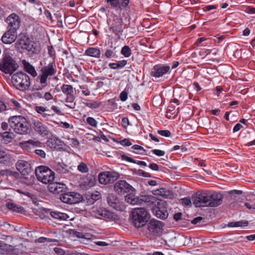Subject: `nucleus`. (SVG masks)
Returning a JSON list of instances; mask_svg holds the SVG:
<instances>
[{"instance_id":"obj_56","label":"nucleus","mask_w":255,"mask_h":255,"mask_svg":"<svg viewBox=\"0 0 255 255\" xmlns=\"http://www.w3.org/2000/svg\"><path fill=\"white\" fill-rule=\"evenodd\" d=\"M157 133L160 135L165 137H169L171 135V132L168 130H159L157 131Z\"/></svg>"},{"instance_id":"obj_16","label":"nucleus","mask_w":255,"mask_h":255,"mask_svg":"<svg viewBox=\"0 0 255 255\" xmlns=\"http://www.w3.org/2000/svg\"><path fill=\"white\" fill-rule=\"evenodd\" d=\"M114 189L118 194H124L131 191L133 188L125 180H119L115 184Z\"/></svg>"},{"instance_id":"obj_13","label":"nucleus","mask_w":255,"mask_h":255,"mask_svg":"<svg viewBox=\"0 0 255 255\" xmlns=\"http://www.w3.org/2000/svg\"><path fill=\"white\" fill-rule=\"evenodd\" d=\"M15 166L22 176H29L32 172L30 163L24 160H18L15 164Z\"/></svg>"},{"instance_id":"obj_33","label":"nucleus","mask_w":255,"mask_h":255,"mask_svg":"<svg viewBox=\"0 0 255 255\" xmlns=\"http://www.w3.org/2000/svg\"><path fill=\"white\" fill-rule=\"evenodd\" d=\"M61 89L63 93L65 94L66 96L74 94V89L72 85L63 84L61 86Z\"/></svg>"},{"instance_id":"obj_32","label":"nucleus","mask_w":255,"mask_h":255,"mask_svg":"<svg viewBox=\"0 0 255 255\" xmlns=\"http://www.w3.org/2000/svg\"><path fill=\"white\" fill-rule=\"evenodd\" d=\"M11 156L8 153L1 150V163L9 165L11 163Z\"/></svg>"},{"instance_id":"obj_59","label":"nucleus","mask_w":255,"mask_h":255,"mask_svg":"<svg viewBox=\"0 0 255 255\" xmlns=\"http://www.w3.org/2000/svg\"><path fill=\"white\" fill-rule=\"evenodd\" d=\"M75 99V97L73 94L66 96V98L65 99V102L67 103H73L74 102Z\"/></svg>"},{"instance_id":"obj_44","label":"nucleus","mask_w":255,"mask_h":255,"mask_svg":"<svg viewBox=\"0 0 255 255\" xmlns=\"http://www.w3.org/2000/svg\"><path fill=\"white\" fill-rule=\"evenodd\" d=\"M56 241V240H55V239H52L51 238L41 237L39 238L38 239L36 240L35 242L39 243H45V242H48V243L55 242Z\"/></svg>"},{"instance_id":"obj_17","label":"nucleus","mask_w":255,"mask_h":255,"mask_svg":"<svg viewBox=\"0 0 255 255\" xmlns=\"http://www.w3.org/2000/svg\"><path fill=\"white\" fill-rule=\"evenodd\" d=\"M22 252L18 248L1 241V255H21Z\"/></svg>"},{"instance_id":"obj_7","label":"nucleus","mask_w":255,"mask_h":255,"mask_svg":"<svg viewBox=\"0 0 255 255\" xmlns=\"http://www.w3.org/2000/svg\"><path fill=\"white\" fill-rule=\"evenodd\" d=\"M35 173L37 180L43 184H50L55 178L54 172L45 166L36 167Z\"/></svg>"},{"instance_id":"obj_35","label":"nucleus","mask_w":255,"mask_h":255,"mask_svg":"<svg viewBox=\"0 0 255 255\" xmlns=\"http://www.w3.org/2000/svg\"><path fill=\"white\" fill-rule=\"evenodd\" d=\"M5 206L7 209L14 212L21 213L24 210L22 207L17 206L13 203H7Z\"/></svg>"},{"instance_id":"obj_49","label":"nucleus","mask_w":255,"mask_h":255,"mask_svg":"<svg viewBox=\"0 0 255 255\" xmlns=\"http://www.w3.org/2000/svg\"><path fill=\"white\" fill-rule=\"evenodd\" d=\"M131 148L135 150L141 151L140 152L139 151V152H135L137 154H144V152L145 151V150L143 148V147H142L140 145H136V144L134 145L131 147Z\"/></svg>"},{"instance_id":"obj_46","label":"nucleus","mask_w":255,"mask_h":255,"mask_svg":"<svg viewBox=\"0 0 255 255\" xmlns=\"http://www.w3.org/2000/svg\"><path fill=\"white\" fill-rule=\"evenodd\" d=\"M83 103L87 107H88L92 109L98 108L100 106V105L97 102L91 103V102H84Z\"/></svg>"},{"instance_id":"obj_10","label":"nucleus","mask_w":255,"mask_h":255,"mask_svg":"<svg viewBox=\"0 0 255 255\" xmlns=\"http://www.w3.org/2000/svg\"><path fill=\"white\" fill-rule=\"evenodd\" d=\"M31 125L34 131L41 136H48L50 133L48 127L37 119H31Z\"/></svg>"},{"instance_id":"obj_12","label":"nucleus","mask_w":255,"mask_h":255,"mask_svg":"<svg viewBox=\"0 0 255 255\" xmlns=\"http://www.w3.org/2000/svg\"><path fill=\"white\" fill-rule=\"evenodd\" d=\"M99 181L102 184H108L113 183L119 177V174L114 171H104L99 174Z\"/></svg>"},{"instance_id":"obj_60","label":"nucleus","mask_w":255,"mask_h":255,"mask_svg":"<svg viewBox=\"0 0 255 255\" xmlns=\"http://www.w3.org/2000/svg\"><path fill=\"white\" fill-rule=\"evenodd\" d=\"M151 152L159 156H162L165 154L164 151L159 149H153L151 150Z\"/></svg>"},{"instance_id":"obj_62","label":"nucleus","mask_w":255,"mask_h":255,"mask_svg":"<svg viewBox=\"0 0 255 255\" xmlns=\"http://www.w3.org/2000/svg\"><path fill=\"white\" fill-rule=\"evenodd\" d=\"M138 174L140 176L145 177H150L151 174L148 172H146L142 170H139L138 171Z\"/></svg>"},{"instance_id":"obj_26","label":"nucleus","mask_w":255,"mask_h":255,"mask_svg":"<svg viewBox=\"0 0 255 255\" xmlns=\"http://www.w3.org/2000/svg\"><path fill=\"white\" fill-rule=\"evenodd\" d=\"M35 110L44 119H47L48 117H52L54 115V114H47L46 112H50V110L43 106H36Z\"/></svg>"},{"instance_id":"obj_64","label":"nucleus","mask_w":255,"mask_h":255,"mask_svg":"<svg viewBox=\"0 0 255 255\" xmlns=\"http://www.w3.org/2000/svg\"><path fill=\"white\" fill-rule=\"evenodd\" d=\"M247 13H255V8L251 6H247L245 10Z\"/></svg>"},{"instance_id":"obj_15","label":"nucleus","mask_w":255,"mask_h":255,"mask_svg":"<svg viewBox=\"0 0 255 255\" xmlns=\"http://www.w3.org/2000/svg\"><path fill=\"white\" fill-rule=\"evenodd\" d=\"M6 22L8 24V29L15 32L19 28L21 23L19 16L15 13H12L9 15L6 18Z\"/></svg>"},{"instance_id":"obj_8","label":"nucleus","mask_w":255,"mask_h":255,"mask_svg":"<svg viewBox=\"0 0 255 255\" xmlns=\"http://www.w3.org/2000/svg\"><path fill=\"white\" fill-rule=\"evenodd\" d=\"M107 23L109 26V30L116 35H120L123 31V19L118 15H115L112 19L107 20Z\"/></svg>"},{"instance_id":"obj_39","label":"nucleus","mask_w":255,"mask_h":255,"mask_svg":"<svg viewBox=\"0 0 255 255\" xmlns=\"http://www.w3.org/2000/svg\"><path fill=\"white\" fill-rule=\"evenodd\" d=\"M4 175L17 177L19 174L16 171H12L8 169H1V176H4Z\"/></svg>"},{"instance_id":"obj_25","label":"nucleus","mask_w":255,"mask_h":255,"mask_svg":"<svg viewBox=\"0 0 255 255\" xmlns=\"http://www.w3.org/2000/svg\"><path fill=\"white\" fill-rule=\"evenodd\" d=\"M101 50L98 47H89L87 49L85 52V55L93 57L96 58H99L101 57Z\"/></svg>"},{"instance_id":"obj_29","label":"nucleus","mask_w":255,"mask_h":255,"mask_svg":"<svg viewBox=\"0 0 255 255\" xmlns=\"http://www.w3.org/2000/svg\"><path fill=\"white\" fill-rule=\"evenodd\" d=\"M116 47L111 46L107 48L104 56L107 59H113L117 58Z\"/></svg>"},{"instance_id":"obj_14","label":"nucleus","mask_w":255,"mask_h":255,"mask_svg":"<svg viewBox=\"0 0 255 255\" xmlns=\"http://www.w3.org/2000/svg\"><path fill=\"white\" fill-rule=\"evenodd\" d=\"M166 206V202L162 201L158 202L157 205L152 210L153 214L156 217L161 219L167 218L168 216V213Z\"/></svg>"},{"instance_id":"obj_43","label":"nucleus","mask_w":255,"mask_h":255,"mask_svg":"<svg viewBox=\"0 0 255 255\" xmlns=\"http://www.w3.org/2000/svg\"><path fill=\"white\" fill-rule=\"evenodd\" d=\"M28 143L29 144L30 148L36 147H41L42 144L41 142L35 139L28 140Z\"/></svg>"},{"instance_id":"obj_28","label":"nucleus","mask_w":255,"mask_h":255,"mask_svg":"<svg viewBox=\"0 0 255 255\" xmlns=\"http://www.w3.org/2000/svg\"><path fill=\"white\" fill-rule=\"evenodd\" d=\"M14 135L12 132L5 131L1 133V142L7 144L12 141L13 139Z\"/></svg>"},{"instance_id":"obj_9","label":"nucleus","mask_w":255,"mask_h":255,"mask_svg":"<svg viewBox=\"0 0 255 255\" xmlns=\"http://www.w3.org/2000/svg\"><path fill=\"white\" fill-rule=\"evenodd\" d=\"M60 199L64 203L69 204H75L82 200L81 194L75 192H67L62 193Z\"/></svg>"},{"instance_id":"obj_63","label":"nucleus","mask_w":255,"mask_h":255,"mask_svg":"<svg viewBox=\"0 0 255 255\" xmlns=\"http://www.w3.org/2000/svg\"><path fill=\"white\" fill-rule=\"evenodd\" d=\"M122 125L123 127L127 128L129 125L128 120L127 118H124L122 120Z\"/></svg>"},{"instance_id":"obj_20","label":"nucleus","mask_w":255,"mask_h":255,"mask_svg":"<svg viewBox=\"0 0 255 255\" xmlns=\"http://www.w3.org/2000/svg\"><path fill=\"white\" fill-rule=\"evenodd\" d=\"M107 202L111 207L117 211H123L124 209V206L117 197L113 194H109L107 197Z\"/></svg>"},{"instance_id":"obj_42","label":"nucleus","mask_w":255,"mask_h":255,"mask_svg":"<svg viewBox=\"0 0 255 255\" xmlns=\"http://www.w3.org/2000/svg\"><path fill=\"white\" fill-rule=\"evenodd\" d=\"M13 227L9 224L4 222L1 224V231L3 232L8 233L12 230Z\"/></svg>"},{"instance_id":"obj_45","label":"nucleus","mask_w":255,"mask_h":255,"mask_svg":"<svg viewBox=\"0 0 255 255\" xmlns=\"http://www.w3.org/2000/svg\"><path fill=\"white\" fill-rule=\"evenodd\" d=\"M78 170L82 173H87L89 171V168L83 162H81L78 166Z\"/></svg>"},{"instance_id":"obj_40","label":"nucleus","mask_w":255,"mask_h":255,"mask_svg":"<svg viewBox=\"0 0 255 255\" xmlns=\"http://www.w3.org/2000/svg\"><path fill=\"white\" fill-rule=\"evenodd\" d=\"M24 179V183L28 186L33 185L35 181V177L34 175H30L29 177L28 176H23Z\"/></svg>"},{"instance_id":"obj_47","label":"nucleus","mask_w":255,"mask_h":255,"mask_svg":"<svg viewBox=\"0 0 255 255\" xmlns=\"http://www.w3.org/2000/svg\"><path fill=\"white\" fill-rule=\"evenodd\" d=\"M106 1L109 5H110L112 8L117 7L120 2L119 0H107Z\"/></svg>"},{"instance_id":"obj_27","label":"nucleus","mask_w":255,"mask_h":255,"mask_svg":"<svg viewBox=\"0 0 255 255\" xmlns=\"http://www.w3.org/2000/svg\"><path fill=\"white\" fill-rule=\"evenodd\" d=\"M125 201L131 205H140L139 197L136 196L135 195L130 193L127 195L125 197Z\"/></svg>"},{"instance_id":"obj_51","label":"nucleus","mask_w":255,"mask_h":255,"mask_svg":"<svg viewBox=\"0 0 255 255\" xmlns=\"http://www.w3.org/2000/svg\"><path fill=\"white\" fill-rule=\"evenodd\" d=\"M74 235L75 237L78 238H83V239H89V235L87 234H84L83 233L79 232L77 231H75L74 233Z\"/></svg>"},{"instance_id":"obj_54","label":"nucleus","mask_w":255,"mask_h":255,"mask_svg":"<svg viewBox=\"0 0 255 255\" xmlns=\"http://www.w3.org/2000/svg\"><path fill=\"white\" fill-rule=\"evenodd\" d=\"M19 145L22 149L25 150H28L31 149L29 144L28 143V140L22 141L19 142Z\"/></svg>"},{"instance_id":"obj_11","label":"nucleus","mask_w":255,"mask_h":255,"mask_svg":"<svg viewBox=\"0 0 255 255\" xmlns=\"http://www.w3.org/2000/svg\"><path fill=\"white\" fill-rule=\"evenodd\" d=\"M170 72V67L167 65L158 64L154 65L151 69L150 75L155 79L163 77Z\"/></svg>"},{"instance_id":"obj_5","label":"nucleus","mask_w":255,"mask_h":255,"mask_svg":"<svg viewBox=\"0 0 255 255\" xmlns=\"http://www.w3.org/2000/svg\"><path fill=\"white\" fill-rule=\"evenodd\" d=\"M11 82L18 90L24 91L27 90L30 85V77L24 72H17L11 77Z\"/></svg>"},{"instance_id":"obj_61","label":"nucleus","mask_w":255,"mask_h":255,"mask_svg":"<svg viewBox=\"0 0 255 255\" xmlns=\"http://www.w3.org/2000/svg\"><path fill=\"white\" fill-rule=\"evenodd\" d=\"M121 145L123 146H130L132 144L131 142L128 139L125 138L120 141Z\"/></svg>"},{"instance_id":"obj_4","label":"nucleus","mask_w":255,"mask_h":255,"mask_svg":"<svg viewBox=\"0 0 255 255\" xmlns=\"http://www.w3.org/2000/svg\"><path fill=\"white\" fill-rule=\"evenodd\" d=\"M132 223L136 228L144 226L149 220V214L144 208H135L132 212Z\"/></svg>"},{"instance_id":"obj_55","label":"nucleus","mask_w":255,"mask_h":255,"mask_svg":"<svg viewBox=\"0 0 255 255\" xmlns=\"http://www.w3.org/2000/svg\"><path fill=\"white\" fill-rule=\"evenodd\" d=\"M55 170L60 174H64L66 172V169L59 164L56 165Z\"/></svg>"},{"instance_id":"obj_50","label":"nucleus","mask_w":255,"mask_h":255,"mask_svg":"<svg viewBox=\"0 0 255 255\" xmlns=\"http://www.w3.org/2000/svg\"><path fill=\"white\" fill-rule=\"evenodd\" d=\"M101 197L100 193L98 191H96L94 193H92L91 194L90 198L92 200L93 202L97 201L99 200Z\"/></svg>"},{"instance_id":"obj_22","label":"nucleus","mask_w":255,"mask_h":255,"mask_svg":"<svg viewBox=\"0 0 255 255\" xmlns=\"http://www.w3.org/2000/svg\"><path fill=\"white\" fill-rule=\"evenodd\" d=\"M16 38V32L8 30L1 37V40L4 44H10L13 42Z\"/></svg>"},{"instance_id":"obj_3","label":"nucleus","mask_w":255,"mask_h":255,"mask_svg":"<svg viewBox=\"0 0 255 255\" xmlns=\"http://www.w3.org/2000/svg\"><path fill=\"white\" fill-rule=\"evenodd\" d=\"M2 63H1V71L11 75L18 68V65L12 58L13 54L9 50L3 52Z\"/></svg>"},{"instance_id":"obj_30","label":"nucleus","mask_w":255,"mask_h":255,"mask_svg":"<svg viewBox=\"0 0 255 255\" xmlns=\"http://www.w3.org/2000/svg\"><path fill=\"white\" fill-rule=\"evenodd\" d=\"M140 204L143 203H153L155 200V198L152 195H144L139 197Z\"/></svg>"},{"instance_id":"obj_24","label":"nucleus","mask_w":255,"mask_h":255,"mask_svg":"<svg viewBox=\"0 0 255 255\" xmlns=\"http://www.w3.org/2000/svg\"><path fill=\"white\" fill-rule=\"evenodd\" d=\"M94 212L97 215L101 217L107 219H113L114 217V214L105 208H100L97 209Z\"/></svg>"},{"instance_id":"obj_36","label":"nucleus","mask_w":255,"mask_h":255,"mask_svg":"<svg viewBox=\"0 0 255 255\" xmlns=\"http://www.w3.org/2000/svg\"><path fill=\"white\" fill-rule=\"evenodd\" d=\"M249 222L246 220H241L236 222H230L228 224L229 227H246L248 225Z\"/></svg>"},{"instance_id":"obj_34","label":"nucleus","mask_w":255,"mask_h":255,"mask_svg":"<svg viewBox=\"0 0 255 255\" xmlns=\"http://www.w3.org/2000/svg\"><path fill=\"white\" fill-rule=\"evenodd\" d=\"M127 63V61L126 60H122L118 61L117 63H111L109 64V66L110 68L113 69H117L122 68L124 67Z\"/></svg>"},{"instance_id":"obj_6","label":"nucleus","mask_w":255,"mask_h":255,"mask_svg":"<svg viewBox=\"0 0 255 255\" xmlns=\"http://www.w3.org/2000/svg\"><path fill=\"white\" fill-rule=\"evenodd\" d=\"M40 72L38 79L42 87H44L48 85L47 79L55 75L57 72L55 61L50 62L47 65L42 67Z\"/></svg>"},{"instance_id":"obj_21","label":"nucleus","mask_w":255,"mask_h":255,"mask_svg":"<svg viewBox=\"0 0 255 255\" xmlns=\"http://www.w3.org/2000/svg\"><path fill=\"white\" fill-rule=\"evenodd\" d=\"M40 45L38 42L31 40L27 47L24 50L27 52V54L30 57H33L35 54H37L40 51Z\"/></svg>"},{"instance_id":"obj_37","label":"nucleus","mask_w":255,"mask_h":255,"mask_svg":"<svg viewBox=\"0 0 255 255\" xmlns=\"http://www.w3.org/2000/svg\"><path fill=\"white\" fill-rule=\"evenodd\" d=\"M24 68L27 72L31 75L33 77L37 76V72L34 67L28 62L24 63Z\"/></svg>"},{"instance_id":"obj_58","label":"nucleus","mask_w":255,"mask_h":255,"mask_svg":"<svg viewBox=\"0 0 255 255\" xmlns=\"http://www.w3.org/2000/svg\"><path fill=\"white\" fill-rule=\"evenodd\" d=\"M181 203L186 206H191V201L190 198L186 197L181 199Z\"/></svg>"},{"instance_id":"obj_31","label":"nucleus","mask_w":255,"mask_h":255,"mask_svg":"<svg viewBox=\"0 0 255 255\" xmlns=\"http://www.w3.org/2000/svg\"><path fill=\"white\" fill-rule=\"evenodd\" d=\"M50 214L53 218L59 220H66L68 218V216L66 214L59 212L51 211L50 212Z\"/></svg>"},{"instance_id":"obj_18","label":"nucleus","mask_w":255,"mask_h":255,"mask_svg":"<svg viewBox=\"0 0 255 255\" xmlns=\"http://www.w3.org/2000/svg\"><path fill=\"white\" fill-rule=\"evenodd\" d=\"M30 41L31 40L27 34L21 33L18 35L17 40L14 44L15 47L18 50H24Z\"/></svg>"},{"instance_id":"obj_19","label":"nucleus","mask_w":255,"mask_h":255,"mask_svg":"<svg viewBox=\"0 0 255 255\" xmlns=\"http://www.w3.org/2000/svg\"><path fill=\"white\" fill-rule=\"evenodd\" d=\"M163 227L162 222L154 219H151L148 224V230L155 235L162 233Z\"/></svg>"},{"instance_id":"obj_53","label":"nucleus","mask_w":255,"mask_h":255,"mask_svg":"<svg viewBox=\"0 0 255 255\" xmlns=\"http://www.w3.org/2000/svg\"><path fill=\"white\" fill-rule=\"evenodd\" d=\"M128 92L125 89L120 95V98L122 101H126L128 99Z\"/></svg>"},{"instance_id":"obj_38","label":"nucleus","mask_w":255,"mask_h":255,"mask_svg":"<svg viewBox=\"0 0 255 255\" xmlns=\"http://www.w3.org/2000/svg\"><path fill=\"white\" fill-rule=\"evenodd\" d=\"M119 8L120 10H128L130 8V0H119Z\"/></svg>"},{"instance_id":"obj_41","label":"nucleus","mask_w":255,"mask_h":255,"mask_svg":"<svg viewBox=\"0 0 255 255\" xmlns=\"http://www.w3.org/2000/svg\"><path fill=\"white\" fill-rule=\"evenodd\" d=\"M121 53L125 57H129L131 55V50L128 46L125 45L122 48Z\"/></svg>"},{"instance_id":"obj_57","label":"nucleus","mask_w":255,"mask_h":255,"mask_svg":"<svg viewBox=\"0 0 255 255\" xmlns=\"http://www.w3.org/2000/svg\"><path fill=\"white\" fill-rule=\"evenodd\" d=\"M35 154L41 157V158H45L46 156V153L44 151L41 149H35L34 150Z\"/></svg>"},{"instance_id":"obj_23","label":"nucleus","mask_w":255,"mask_h":255,"mask_svg":"<svg viewBox=\"0 0 255 255\" xmlns=\"http://www.w3.org/2000/svg\"><path fill=\"white\" fill-rule=\"evenodd\" d=\"M67 189V186L63 183L55 182L51 184L50 190L54 194H60L61 193H65Z\"/></svg>"},{"instance_id":"obj_52","label":"nucleus","mask_w":255,"mask_h":255,"mask_svg":"<svg viewBox=\"0 0 255 255\" xmlns=\"http://www.w3.org/2000/svg\"><path fill=\"white\" fill-rule=\"evenodd\" d=\"M87 122L90 126L93 127H96L97 126V122L92 117H88L87 118Z\"/></svg>"},{"instance_id":"obj_48","label":"nucleus","mask_w":255,"mask_h":255,"mask_svg":"<svg viewBox=\"0 0 255 255\" xmlns=\"http://www.w3.org/2000/svg\"><path fill=\"white\" fill-rule=\"evenodd\" d=\"M48 53L49 55L50 56V57H51L52 58V59H53L52 61H55V58H56L55 51L54 48L52 46L48 47Z\"/></svg>"},{"instance_id":"obj_1","label":"nucleus","mask_w":255,"mask_h":255,"mask_svg":"<svg viewBox=\"0 0 255 255\" xmlns=\"http://www.w3.org/2000/svg\"><path fill=\"white\" fill-rule=\"evenodd\" d=\"M223 198L220 193L205 190L197 192L192 199L196 207H215L222 204Z\"/></svg>"},{"instance_id":"obj_2","label":"nucleus","mask_w":255,"mask_h":255,"mask_svg":"<svg viewBox=\"0 0 255 255\" xmlns=\"http://www.w3.org/2000/svg\"><path fill=\"white\" fill-rule=\"evenodd\" d=\"M9 127L19 134H25L28 133V123L25 118L22 116L10 117L8 119Z\"/></svg>"}]
</instances>
